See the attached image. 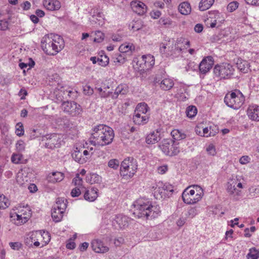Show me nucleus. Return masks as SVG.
Masks as SVG:
<instances>
[{
  "mask_svg": "<svg viewBox=\"0 0 259 259\" xmlns=\"http://www.w3.org/2000/svg\"><path fill=\"white\" fill-rule=\"evenodd\" d=\"M64 211L54 206L51 212V215L53 221L55 222H60L63 218Z\"/></svg>",
  "mask_w": 259,
  "mask_h": 259,
  "instance_id": "nucleus-23",
  "label": "nucleus"
},
{
  "mask_svg": "<svg viewBox=\"0 0 259 259\" xmlns=\"http://www.w3.org/2000/svg\"><path fill=\"white\" fill-rule=\"evenodd\" d=\"M142 61L144 62L146 67L151 68L154 65V58L151 55H143L142 57Z\"/></svg>",
  "mask_w": 259,
  "mask_h": 259,
  "instance_id": "nucleus-34",
  "label": "nucleus"
},
{
  "mask_svg": "<svg viewBox=\"0 0 259 259\" xmlns=\"http://www.w3.org/2000/svg\"><path fill=\"white\" fill-rule=\"evenodd\" d=\"M250 158L248 156L245 155L242 156L239 159V162L241 164H246L250 162Z\"/></svg>",
  "mask_w": 259,
  "mask_h": 259,
  "instance_id": "nucleus-58",
  "label": "nucleus"
},
{
  "mask_svg": "<svg viewBox=\"0 0 259 259\" xmlns=\"http://www.w3.org/2000/svg\"><path fill=\"white\" fill-rule=\"evenodd\" d=\"M174 85V82L171 79L164 78L160 83V88L164 91L170 90Z\"/></svg>",
  "mask_w": 259,
  "mask_h": 259,
  "instance_id": "nucleus-27",
  "label": "nucleus"
},
{
  "mask_svg": "<svg viewBox=\"0 0 259 259\" xmlns=\"http://www.w3.org/2000/svg\"><path fill=\"white\" fill-rule=\"evenodd\" d=\"M213 65V60L212 57L207 56L200 62L199 68L200 71L205 74L208 72Z\"/></svg>",
  "mask_w": 259,
  "mask_h": 259,
  "instance_id": "nucleus-12",
  "label": "nucleus"
},
{
  "mask_svg": "<svg viewBox=\"0 0 259 259\" xmlns=\"http://www.w3.org/2000/svg\"><path fill=\"white\" fill-rule=\"evenodd\" d=\"M188 190H190L189 191V194H203V190L202 188L198 186V185H191L188 186L187 188H186L184 191L183 192L182 194H186V193H187V194H189V193L187 192V191Z\"/></svg>",
  "mask_w": 259,
  "mask_h": 259,
  "instance_id": "nucleus-25",
  "label": "nucleus"
},
{
  "mask_svg": "<svg viewBox=\"0 0 259 259\" xmlns=\"http://www.w3.org/2000/svg\"><path fill=\"white\" fill-rule=\"evenodd\" d=\"M119 161L116 159H112L108 162V165L109 167L117 169L119 166Z\"/></svg>",
  "mask_w": 259,
  "mask_h": 259,
  "instance_id": "nucleus-49",
  "label": "nucleus"
},
{
  "mask_svg": "<svg viewBox=\"0 0 259 259\" xmlns=\"http://www.w3.org/2000/svg\"><path fill=\"white\" fill-rule=\"evenodd\" d=\"M124 242V239L122 237H118L114 239V244L116 246H119Z\"/></svg>",
  "mask_w": 259,
  "mask_h": 259,
  "instance_id": "nucleus-64",
  "label": "nucleus"
},
{
  "mask_svg": "<svg viewBox=\"0 0 259 259\" xmlns=\"http://www.w3.org/2000/svg\"><path fill=\"white\" fill-rule=\"evenodd\" d=\"M41 239V232H32L29 234V236L25 239V243L27 245L32 246L35 240H39Z\"/></svg>",
  "mask_w": 259,
  "mask_h": 259,
  "instance_id": "nucleus-22",
  "label": "nucleus"
},
{
  "mask_svg": "<svg viewBox=\"0 0 259 259\" xmlns=\"http://www.w3.org/2000/svg\"><path fill=\"white\" fill-rule=\"evenodd\" d=\"M10 246L14 250H19L22 245L20 243L16 242H10L9 243Z\"/></svg>",
  "mask_w": 259,
  "mask_h": 259,
  "instance_id": "nucleus-55",
  "label": "nucleus"
},
{
  "mask_svg": "<svg viewBox=\"0 0 259 259\" xmlns=\"http://www.w3.org/2000/svg\"><path fill=\"white\" fill-rule=\"evenodd\" d=\"M158 22L160 25L163 26L165 28L169 27L172 23V21L169 18L166 17L161 18Z\"/></svg>",
  "mask_w": 259,
  "mask_h": 259,
  "instance_id": "nucleus-44",
  "label": "nucleus"
},
{
  "mask_svg": "<svg viewBox=\"0 0 259 259\" xmlns=\"http://www.w3.org/2000/svg\"><path fill=\"white\" fill-rule=\"evenodd\" d=\"M91 247L93 251L98 253H105L109 250V248L99 239H94L92 241Z\"/></svg>",
  "mask_w": 259,
  "mask_h": 259,
  "instance_id": "nucleus-11",
  "label": "nucleus"
},
{
  "mask_svg": "<svg viewBox=\"0 0 259 259\" xmlns=\"http://www.w3.org/2000/svg\"><path fill=\"white\" fill-rule=\"evenodd\" d=\"M173 193L174 192V190L173 189V186L171 185H164L162 188V190H159V193L161 194L163 193L164 194L167 193Z\"/></svg>",
  "mask_w": 259,
  "mask_h": 259,
  "instance_id": "nucleus-45",
  "label": "nucleus"
},
{
  "mask_svg": "<svg viewBox=\"0 0 259 259\" xmlns=\"http://www.w3.org/2000/svg\"><path fill=\"white\" fill-rule=\"evenodd\" d=\"M133 50H135V47L132 44H122L120 45L119 48V51L120 53L124 54L127 52H128L130 51H132Z\"/></svg>",
  "mask_w": 259,
  "mask_h": 259,
  "instance_id": "nucleus-41",
  "label": "nucleus"
},
{
  "mask_svg": "<svg viewBox=\"0 0 259 259\" xmlns=\"http://www.w3.org/2000/svg\"><path fill=\"white\" fill-rule=\"evenodd\" d=\"M11 161L13 163L15 164L18 163H25L26 160H23V155L21 154L13 153L11 157Z\"/></svg>",
  "mask_w": 259,
  "mask_h": 259,
  "instance_id": "nucleus-39",
  "label": "nucleus"
},
{
  "mask_svg": "<svg viewBox=\"0 0 259 259\" xmlns=\"http://www.w3.org/2000/svg\"><path fill=\"white\" fill-rule=\"evenodd\" d=\"M42 238L45 240L46 243H48L51 239V237L48 232H44L42 234L41 233V238Z\"/></svg>",
  "mask_w": 259,
  "mask_h": 259,
  "instance_id": "nucleus-59",
  "label": "nucleus"
},
{
  "mask_svg": "<svg viewBox=\"0 0 259 259\" xmlns=\"http://www.w3.org/2000/svg\"><path fill=\"white\" fill-rule=\"evenodd\" d=\"M177 45H175V50L178 53L181 52L185 48V46L189 47L190 46V42L189 40H185V39L180 38L177 42Z\"/></svg>",
  "mask_w": 259,
  "mask_h": 259,
  "instance_id": "nucleus-30",
  "label": "nucleus"
},
{
  "mask_svg": "<svg viewBox=\"0 0 259 259\" xmlns=\"http://www.w3.org/2000/svg\"><path fill=\"white\" fill-rule=\"evenodd\" d=\"M67 202L66 199L64 198H58L54 206L58 208L65 210L67 207Z\"/></svg>",
  "mask_w": 259,
  "mask_h": 259,
  "instance_id": "nucleus-37",
  "label": "nucleus"
},
{
  "mask_svg": "<svg viewBox=\"0 0 259 259\" xmlns=\"http://www.w3.org/2000/svg\"><path fill=\"white\" fill-rule=\"evenodd\" d=\"M128 92V87L126 84L121 83L119 84L115 89V92L112 95V98L115 99L119 95H124Z\"/></svg>",
  "mask_w": 259,
  "mask_h": 259,
  "instance_id": "nucleus-15",
  "label": "nucleus"
},
{
  "mask_svg": "<svg viewBox=\"0 0 259 259\" xmlns=\"http://www.w3.org/2000/svg\"><path fill=\"white\" fill-rule=\"evenodd\" d=\"M9 23L7 21L0 20V30H6L8 28Z\"/></svg>",
  "mask_w": 259,
  "mask_h": 259,
  "instance_id": "nucleus-57",
  "label": "nucleus"
},
{
  "mask_svg": "<svg viewBox=\"0 0 259 259\" xmlns=\"http://www.w3.org/2000/svg\"><path fill=\"white\" fill-rule=\"evenodd\" d=\"M42 141H45V146L47 148L53 149L60 147L61 145V138L56 134L47 136Z\"/></svg>",
  "mask_w": 259,
  "mask_h": 259,
  "instance_id": "nucleus-10",
  "label": "nucleus"
},
{
  "mask_svg": "<svg viewBox=\"0 0 259 259\" xmlns=\"http://www.w3.org/2000/svg\"><path fill=\"white\" fill-rule=\"evenodd\" d=\"M99 65L102 66H106L109 63V58L106 56H101L97 58Z\"/></svg>",
  "mask_w": 259,
  "mask_h": 259,
  "instance_id": "nucleus-46",
  "label": "nucleus"
},
{
  "mask_svg": "<svg viewBox=\"0 0 259 259\" xmlns=\"http://www.w3.org/2000/svg\"><path fill=\"white\" fill-rule=\"evenodd\" d=\"M13 210L18 212L21 215H25V217H27V218H30L31 215V210L28 205H26L25 206L24 205L23 206L19 205L16 207L15 209H14Z\"/></svg>",
  "mask_w": 259,
  "mask_h": 259,
  "instance_id": "nucleus-26",
  "label": "nucleus"
},
{
  "mask_svg": "<svg viewBox=\"0 0 259 259\" xmlns=\"http://www.w3.org/2000/svg\"><path fill=\"white\" fill-rule=\"evenodd\" d=\"M10 204V201L5 195H0V208L5 209Z\"/></svg>",
  "mask_w": 259,
  "mask_h": 259,
  "instance_id": "nucleus-42",
  "label": "nucleus"
},
{
  "mask_svg": "<svg viewBox=\"0 0 259 259\" xmlns=\"http://www.w3.org/2000/svg\"><path fill=\"white\" fill-rule=\"evenodd\" d=\"M96 37L94 38V41L97 42H100L104 39V34L100 31L96 32Z\"/></svg>",
  "mask_w": 259,
  "mask_h": 259,
  "instance_id": "nucleus-52",
  "label": "nucleus"
},
{
  "mask_svg": "<svg viewBox=\"0 0 259 259\" xmlns=\"http://www.w3.org/2000/svg\"><path fill=\"white\" fill-rule=\"evenodd\" d=\"M214 0H201L199 4V9L204 11L209 9L214 3Z\"/></svg>",
  "mask_w": 259,
  "mask_h": 259,
  "instance_id": "nucleus-32",
  "label": "nucleus"
},
{
  "mask_svg": "<svg viewBox=\"0 0 259 259\" xmlns=\"http://www.w3.org/2000/svg\"><path fill=\"white\" fill-rule=\"evenodd\" d=\"M41 133L38 129H31L30 131V138L31 139H34L36 137H38Z\"/></svg>",
  "mask_w": 259,
  "mask_h": 259,
  "instance_id": "nucleus-53",
  "label": "nucleus"
},
{
  "mask_svg": "<svg viewBox=\"0 0 259 259\" xmlns=\"http://www.w3.org/2000/svg\"><path fill=\"white\" fill-rule=\"evenodd\" d=\"M61 107L64 112L69 113L72 116H78L82 112L81 106L74 102H64Z\"/></svg>",
  "mask_w": 259,
  "mask_h": 259,
  "instance_id": "nucleus-8",
  "label": "nucleus"
},
{
  "mask_svg": "<svg viewBox=\"0 0 259 259\" xmlns=\"http://www.w3.org/2000/svg\"><path fill=\"white\" fill-rule=\"evenodd\" d=\"M86 181L91 184L98 183L101 181V177L97 174L92 173L87 176Z\"/></svg>",
  "mask_w": 259,
  "mask_h": 259,
  "instance_id": "nucleus-33",
  "label": "nucleus"
},
{
  "mask_svg": "<svg viewBox=\"0 0 259 259\" xmlns=\"http://www.w3.org/2000/svg\"><path fill=\"white\" fill-rule=\"evenodd\" d=\"M44 5L47 10L50 11L58 10L61 7L60 2L57 0H45Z\"/></svg>",
  "mask_w": 259,
  "mask_h": 259,
  "instance_id": "nucleus-19",
  "label": "nucleus"
},
{
  "mask_svg": "<svg viewBox=\"0 0 259 259\" xmlns=\"http://www.w3.org/2000/svg\"><path fill=\"white\" fill-rule=\"evenodd\" d=\"M10 217L14 221V223L18 226L25 223L29 219L25 217V215H21L20 213L14 210L11 212Z\"/></svg>",
  "mask_w": 259,
  "mask_h": 259,
  "instance_id": "nucleus-14",
  "label": "nucleus"
},
{
  "mask_svg": "<svg viewBox=\"0 0 259 259\" xmlns=\"http://www.w3.org/2000/svg\"><path fill=\"white\" fill-rule=\"evenodd\" d=\"M103 89H104L102 93H100V96L101 98H107L108 97H109L110 95L111 96L112 95V94H113L112 92H107L106 91L105 88H104Z\"/></svg>",
  "mask_w": 259,
  "mask_h": 259,
  "instance_id": "nucleus-60",
  "label": "nucleus"
},
{
  "mask_svg": "<svg viewBox=\"0 0 259 259\" xmlns=\"http://www.w3.org/2000/svg\"><path fill=\"white\" fill-rule=\"evenodd\" d=\"M148 110V107L145 103H141L138 104L136 107L135 112L139 113L146 114Z\"/></svg>",
  "mask_w": 259,
  "mask_h": 259,
  "instance_id": "nucleus-38",
  "label": "nucleus"
},
{
  "mask_svg": "<svg viewBox=\"0 0 259 259\" xmlns=\"http://www.w3.org/2000/svg\"><path fill=\"white\" fill-rule=\"evenodd\" d=\"M113 59L115 65L118 64V65H120L125 62V55L120 53L119 54L116 55Z\"/></svg>",
  "mask_w": 259,
  "mask_h": 259,
  "instance_id": "nucleus-36",
  "label": "nucleus"
},
{
  "mask_svg": "<svg viewBox=\"0 0 259 259\" xmlns=\"http://www.w3.org/2000/svg\"><path fill=\"white\" fill-rule=\"evenodd\" d=\"M82 183V178L80 177L79 174H77L72 182L75 187L72 190L70 194H89L90 190L83 186Z\"/></svg>",
  "mask_w": 259,
  "mask_h": 259,
  "instance_id": "nucleus-9",
  "label": "nucleus"
},
{
  "mask_svg": "<svg viewBox=\"0 0 259 259\" xmlns=\"http://www.w3.org/2000/svg\"><path fill=\"white\" fill-rule=\"evenodd\" d=\"M133 119L134 122L136 124H144L148 122L149 116L147 114H141L135 112Z\"/></svg>",
  "mask_w": 259,
  "mask_h": 259,
  "instance_id": "nucleus-18",
  "label": "nucleus"
},
{
  "mask_svg": "<svg viewBox=\"0 0 259 259\" xmlns=\"http://www.w3.org/2000/svg\"><path fill=\"white\" fill-rule=\"evenodd\" d=\"M16 149L18 152H22L25 150V143L22 141H18L16 144Z\"/></svg>",
  "mask_w": 259,
  "mask_h": 259,
  "instance_id": "nucleus-54",
  "label": "nucleus"
},
{
  "mask_svg": "<svg viewBox=\"0 0 259 259\" xmlns=\"http://www.w3.org/2000/svg\"><path fill=\"white\" fill-rule=\"evenodd\" d=\"M244 101V97L242 93L238 90H235L231 93L226 94L224 98L226 104L234 109H239Z\"/></svg>",
  "mask_w": 259,
  "mask_h": 259,
  "instance_id": "nucleus-4",
  "label": "nucleus"
},
{
  "mask_svg": "<svg viewBox=\"0 0 259 259\" xmlns=\"http://www.w3.org/2000/svg\"><path fill=\"white\" fill-rule=\"evenodd\" d=\"M24 131L23 124L21 122H19L16 125L15 133L19 137L24 135Z\"/></svg>",
  "mask_w": 259,
  "mask_h": 259,
  "instance_id": "nucleus-47",
  "label": "nucleus"
},
{
  "mask_svg": "<svg viewBox=\"0 0 259 259\" xmlns=\"http://www.w3.org/2000/svg\"><path fill=\"white\" fill-rule=\"evenodd\" d=\"M207 151L211 155H214L215 154V150L213 145H210L206 149Z\"/></svg>",
  "mask_w": 259,
  "mask_h": 259,
  "instance_id": "nucleus-63",
  "label": "nucleus"
},
{
  "mask_svg": "<svg viewBox=\"0 0 259 259\" xmlns=\"http://www.w3.org/2000/svg\"><path fill=\"white\" fill-rule=\"evenodd\" d=\"M133 11L139 15H143L146 12V6L139 1H133L131 3Z\"/></svg>",
  "mask_w": 259,
  "mask_h": 259,
  "instance_id": "nucleus-13",
  "label": "nucleus"
},
{
  "mask_svg": "<svg viewBox=\"0 0 259 259\" xmlns=\"http://www.w3.org/2000/svg\"><path fill=\"white\" fill-rule=\"evenodd\" d=\"M170 40L169 39L166 42H161L159 45V51L161 54H164L166 53V50L167 46H168V49H169L168 45L170 44Z\"/></svg>",
  "mask_w": 259,
  "mask_h": 259,
  "instance_id": "nucleus-50",
  "label": "nucleus"
},
{
  "mask_svg": "<svg viewBox=\"0 0 259 259\" xmlns=\"http://www.w3.org/2000/svg\"><path fill=\"white\" fill-rule=\"evenodd\" d=\"M114 137V133L112 128L99 124L94 127L91 142L94 145L104 146L111 144Z\"/></svg>",
  "mask_w": 259,
  "mask_h": 259,
  "instance_id": "nucleus-2",
  "label": "nucleus"
},
{
  "mask_svg": "<svg viewBox=\"0 0 259 259\" xmlns=\"http://www.w3.org/2000/svg\"><path fill=\"white\" fill-rule=\"evenodd\" d=\"M64 178V174L59 171L53 172L47 177L48 182L55 183L61 182Z\"/></svg>",
  "mask_w": 259,
  "mask_h": 259,
  "instance_id": "nucleus-21",
  "label": "nucleus"
},
{
  "mask_svg": "<svg viewBox=\"0 0 259 259\" xmlns=\"http://www.w3.org/2000/svg\"><path fill=\"white\" fill-rule=\"evenodd\" d=\"M72 156L76 161L80 164L84 163L89 158L88 157L83 156L82 150H78V148H76Z\"/></svg>",
  "mask_w": 259,
  "mask_h": 259,
  "instance_id": "nucleus-24",
  "label": "nucleus"
},
{
  "mask_svg": "<svg viewBox=\"0 0 259 259\" xmlns=\"http://www.w3.org/2000/svg\"><path fill=\"white\" fill-rule=\"evenodd\" d=\"M133 205L135 208L133 214L138 218L153 219L160 212L159 206L145 197L139 198Z\"/></svg>",
  "mask_w": 259,
  "mask_h": 259,
  "instance_id": "nucleus-1",
  "label": "nucleus"
},
{
  "mask_svg": "<svg viewBox=\"0 0 259 259\" xmlns=\"http://www.w3.org/2000/svg\"><path fill=\"white\" fill-rule=\"evenodd\" d=\"M161 139L160 134L158 131H153L148 134L146 138V143L148 144H154Z\"/></svg>",
  "mask_w": 259,
  "mask_h": 259,
  "instance_id": "nucleus-20",
  "label": "nucleus"
},
{
  "mask_svg": "<svg viewBox=\"0 0 259 259\" xmlns=\"http://www.w3.org/2000/svg\"><path fill=\"white\" fill-rule=\"evenodd\" d=\"M187 218L185 217L184 218H180L177 222V225L179 227H182L186 222Z\"/></svg>",
  "mask_w": 259,
  "mask_h": 259,
  "instance_id": "nucleus-61",
  "label": "nucleus"
},
{
  "mask_svg": "<svg viewBox=\"0 0 259 259\" xmlns=\"http://www.w3.org/2000/svg\"><path fill=\"white\" fill-rule=\"evenodd\" d=\"M249 118L255 121H259V106L257 105L250 106L247 111Z\"/></svg>",
  "mask_w": 259,
  "mask_h": 259,
  "instance_id": "nucleus-16",
  "label": "nucleus"
},
{
  "mask_svg": "<svg viewBox=\"0 0 259 259\" xmlns=\"http://www.w3.org/2000/svg\"><path fill=\"white\" fill-rule=\"evenodd\" d=\"M171 135L175 140L179 141L184 139L186 136L179 130H174L171 132Z\"/></svg>",
  "mask_w": 259,
  "mask_h": 259,
  "instance_id": "nucleus-35",
  "label": "nucleus"
},
{
  "mask_svg": "<svg viewBox=\"0 0 259 259\" xmlns=\"http://www.w3.org/2000/svg\"><path fill=\"white\" fill-rule=\"evenodd\" d=\"M178 144L172 140L165 139L159 147L166 155L172 156L177 155L180 152Z\"/></svg>",
  "mask_w": 259,
  "mask_h": 259,
  "instance_id": "nucleus-6",
  "label": "nucleus"
},
{
  "mask_svg": "<svg viewBox=\"0 0 259 259\" xmlns=\"http://www.w3.org/2000/svg\"><path fill=\"white\" fill-rule=\"evenodd\" d=\"M129 221V218L126 216L119 214L116 217L113 224L116 223L120 229H124L128 226Z\"/></svg>",
  "mask_w": 259,
  "mask_h": 259,
  "instance_id": "nucleus-17",
  "label": "nucleus"
},
{
  "mask_svg": "<svg viewBox=\"0 0 259 259\" xmlns=\"http://www.w3.org/2000/svg\"><path fill=\"white\" fill-rule=\"evenodd\" d=\"M236 66L238 69L243 73L247 72L249 70V65L247 61L241 59L237 60Z\"/></svg>",
  "mask_w": 259,
  "mask_h": 259,
  "instance_id": "nucleus-28",
  "label": "nucleus"
},
{
  "mask_svg": "<svg viewBox=\"0 0 259 259\" xmlns=\"http://www.w3.org/2000/svg\"><path fill=\"white\" fill-rule=\"evenodd\" d=\"M239 6V3L237 1L230 3L227 6V10L229 12H233L236 10Z\"/></svg>",
  "mask_w": 259,
  "mask_h": 259,
  "instance_id": "nucleus-48",
  "label": "nucleus"
},
{
  "mask_svg": "<svg viewBox=\"0 0 259 259\" xmlns=\"http://www.w3.org/2000/svg\"><path fill=\"white\" fill-rule=\"evenodd\" d=\"M234 71V69L233 66L227 63L217 64L213 68L214 74L220 79L230 78Z\"/></svg>",
  "mask_w": 259,
  "mask_h": 259,
  "instance_id": "nucleus-5",
  "label": "nucleus"
},
{
  "mask_svg": "<svg viewBox=\"0 0 259 259\" xmlns=\"http://www.w3.org/2000/svg\"><path fill=\"white\" fill-rule=\"evenodd\" d=\"M179 12L183 15H188L191 11V7L190 4L188 2L182 3L179 7Z\"/></svg>",
  "mask_w": 259,
  "mask_h": 259,
  "instance_id": "nucleus-31",
  "label": "nucleus"
},
{
  "mask_svg": "<svg viewBox=\"0 0 259 259\" xmlns=\"http://www.w3.org/2000/svg\"><path fill=\"white\" fill-rule=\"evenodd\" d=\"M197 113V108L193 105L188 106L186 110L187 116L190 118L194 117L196 115Z\"/></svg>",
  "mask_w": 259,
  "mask_h": 259,
  "instance_id": "nucleus-40",
  "label": "nucleus"
},
{
  "mask_svg": "<svg viewBox=\"0 0 259 259\" xmlns=\"http://www.w3.org/2000/svg\"><path fill=\"white\" fill-rule=\"evenodd\" d=\"M137 169V165L130 158L125 159L121 163L120 175L122 177L131 178L135 174Z\"/></svg>",
  "mask_w": 259,
  "mask_h": 259,
  "instance_id": "nucleus-7",
  "label": "nucleus"
},
{
  "mask_svg": "<svg viewBox=\"0 0 259 259\" xmlns=\"http://www.w3.org/2000/svg\"><path fill=\"white\" fill-rule=\"evenodd\" d=\"M64 45L63 38L53 33L45 35L41 40V48L48 55H56L64 48Z\"/></svg>",
  "mask_w": 259,
  "mask_h": 259,
  "instance_id": "nucleus-3",
  "label": "nucleus"
},
{
  "mask_svg": "<svg viewBox=\"0 0 259 259\" xmlns=\"http://www.w3.org/2000/svg\"><path fill=\"white\" fill-rule=\"evenodd\" d=\"M259 257V251L255 247L249 249V253L247 255V259H257Z\"/></svg>",
  "mask_w": 259,
  "mask_h": 259,
  "instance_id": "nucleus-43",
  "label": "nucleus"
},
{
  "mask_svg": "<svg viewBox=\"0 0 259 259\" xmlns=\"http://www.w3.org/2000/svg\"><path fill=\"white\" fill-rule=\"evenodd\" d=\"M197 214V210L195 208H191L190 209H189L185 213V217L188 219V218H193L195 217Z\"/></svg>",
  "mask_w": 259,
  "mask_h": 259,
  "instance_id": "nucleus-51",
  "label": "nucleus"
},
{
  "mask_svg": "<svg viewBox=\"0 0 259 259\" xmlns=\"http://www.w3.org/2000/svg\"><path fill=\"white\" fill-rule=\"evenodd\" d=\"M199 196L195 197V195H182V197L184 203L188 204H193L201 199L200 195Z\"/></svg>",
  "mask_w": 259,
  "mask_h": 259,
  "instance_id": "nucleus-29",
  "label": "nucleus"
},
{
  "mask_svg": "<svg viewBox=\"0 0 259 259\" xmlns=\"http://www.w3.org/2000/svg\"><path fill=\"white\" fill-rule=\"evenodd\" d=\"M212 128L211 129L208 135H206V137L214 136L218 133L219 130L216 126H212Z\"/></svg>",
  "mask_w": 259,
  "mask_h": 259,
  "instance_id": "nucleus-56",
  "label": "nucleus"
},
{
  "mask_svg": "<svg viewBox=\"0 0 259 259\" xmlns=\"http://www.w3.org/2000/svg\"><path fill=\"white\" fill-rule=\"evenodd\" d=\"M73 124L68 119H65L63 121V127L67 129H70L72 127Z\"/></svg>",
  "mask_w": 259,
  "mask_h": 259,
  "instance_id": "nucleus-62",
  "label": "nucleus"
}]
</instances>
